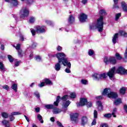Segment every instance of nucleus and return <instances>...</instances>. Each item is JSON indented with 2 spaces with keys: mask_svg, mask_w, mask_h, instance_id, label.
Returning <instances> with one entry per match:
<instances>
[{
  "mask_svg": "<svg viewBox=\"0 0 127 127\" xmlns=\"http://www.w3.org/2000/svg\"><path fill=\"white\" fill-rule=\"evenodd\" d=\"M93 116L94 119H98V111L97 110L94 111Z\"/></svg>",
  "mask_w": 127,
  "mask_h": 127,
  "instance_id": "37998d69",
  "label": "nucleus"
},
{
  "mask_svg": "<svg viewBox=\"0 0 127 127\" xmlns=\"http://www.w3.org/2000/svg\"><path fill=\"white\" fill-rule=\"evenodd\" d=\"M37 118L39 120V121H41V124H43L44 123V121L43 120H42V116H41V115L40 114H38L37 115Z\"/></svg>",
  "mask_w": 127,
  "mask_h": 127,
  "instance_id": "f704fd0d",
  "label": "nucleus"
},
{
  "mask_svg": "<svg viewBox=\"0 0 127 127\" xmlns=\"http://www.w3.org/2000/svg\"><path fill=\"white\" fill-rule=\"evenodd\" d=\"M18 3H19V2L17 0H11L10 4H12L13 6H17Z\"/></svg>",
  "mask_w": 127,
  "mask_h": 127,
  "instance_id": "4be33fe9",
  "label": "nucleus"
},
{
  "mask_svg": "<svg viewBox=\"0 0 127 127\" xmlns=\"http://www.w3.org/2000/svg\"><path fill=\"white\" fill-rule=\"evenodd\" d=\"M97 124V120H96V119L94 118V119H93V122H92V126H96V125Z\"/></svg>",
  "mask_w": 127,
  "mask_h": 127,
  "instance_id": "6e6d98bb",
  "label": "nucleus"
},
{
  "mask_svg": "<svg viewBox=\"0 0 127 127\" xmlns=\"http://www.w3.org/2000/svg\"><path fill=\"white\" fill-rule=\"evenodd\" d=\"M88 19V15L84 13L80 14L79 20L80 22H86V19Z\"/></svg>",
  "mask_w": 127,
  "mask_h": 127,
  "instance_id": "9d476101",
  "label": "nucleus"
},
{
  "mask_svg": "<svg viewBox=\"0 0 127 127\" xmlns=\"http://www.w3.org/2000/svg\"><path fill=\"white\" fill-rule=\"evenodd\" d=\"M127 91V88L126 87H122L119 90L121 95H126V92Z\"/></svg>",
  "mask_w": 127,
  "mask_h": 127,
  "instance_id": "aec40b11",
  "label": "nucleus"
},
{
  "mask_svg": "<svg viewBox=\"0 0 127 127\" xmlns=\"http://www.w3.org/2000/svg\"><path fill=\"white\" fill-rule=\"evenodd\" d=\"M21 63V61H20L16 62L15 63V67H17L18 66H19V63Z\"/></svg>",
  "mask_w": 127,
  "mask_h": 127,
  "instance_id": "052dcab7",
  "label": "nucleus"
},
{
  "mask_svg": "<svg viewBox=\"0 0 127 127\" xmlns=\"http://www.w3.org/2000/svg\"><path fill=\"white\" fill-rule=\"evenodd\" d=\"M35 29L38 34H42L46 32V27L44 25H37L35 27Z\"/></svg>",
  "mask_w": 127,
  "mask_h": 127,
  "instance_id": "423d86ee",
  "label": "nucleus"
},
{
  "mask_svg": "<svg viewBox=\"0 0 127 127\" xmlns=\"http://www.w3.org/2000/svg\"><path fill=\"white\" fill-rule=\"evenodd\" d=\"M34 96H35L36 98H37L38 99L40 98V94L38 93V91H35L33 93Z\"/></svg>",
  "mask_w": 127,
  "mask_h": 127,
  "instance_id": "72a5a7b5",
  "label": "nucleus"
},
{
  "mask_svg": "<svg viewBox=\"0 0 127 127\" xmlns=\"http://www.w3.org/2000/svg\"><path fill=\"white\" fill-rule=\"evenodd\" d=\"M74 21H75V17L73 16V15H69L68 17V22L70 24H72L73 23Z\"/></svg>",
  "mask_w": 127,
  "mask_h": 127,
  "instance_id": "dca6fc26",
  "label": "nucleus"
},
{
  "mask_svg": "<svg viewBox=\"0 0 127 127\" xmlns=\"http://www.w3.org/2000/svg\"><path fill=\"white\" fill-rule=\"evenodd\" d=\"M7 57L9 62H10V63H12V62H13V60H14L12 56H11L10 55H8Z\"/></svg>",
  "mask_w": 127,
  "mask_h": 127,
  "instance_id": "473e14b6",
  "label": "nucleus"
},
{
  "mask_svg": "<svg viewBox=\"0 0 127 127\" xmlns=\"http://www.w3.org/2000/svg\"><path fill=\"white\" fill-rule=\"evenodd\" d=\"M119 39V33H117L114 34L113 36V38L112 39V42L114 44H116L117 43V40Z\"/></svg>",
  "mask_w": 127,
  "mask_h": 127,
  "instance_id": "2eb2a0df",
  "label": "nucleus"
},
{
  "mask_svg": "<svg viewBox=\"0 0 127 127\" xmlns=\"http://www.w3.org/2000/svg\"><path fill=\"white\" fill-rule=\"evenodd\" d=\"M121 6L122 9L124 12H127V3L125 1H122L121 2Z\"/></svg>",
  "mask_w": 127,
  "mask_h": 127,
  "instance_id": "4468645a",
  "label": "nucleus"
},
{
  "mask_svg": "<svg viewBox=\"0 0 127 127\" xmlns=\"http://www.w3.org/2000/svg\"><path fill=\"white\" fill-rule=\"evenodd\" d=\"M122 103H123L122 102V99L118 98L114 101V104L115 105V106H119V105H121Z\"/></svg>",
  "mask_w": 127,
  "mask_h": 127,
  "instance_id": "5701e85b",
  "label": "nucleus"
},
{
  "mask_svg": "<svg viewBox=\"0 0 127 127\" xmlns=\"http://www.w3.org/2000/svg\"><path fill=\"white\" fill-rule=\"evenodd\" d=\"M65 72L66 73H70L71 72V70H70V68L69 67H68V68H66L65 69Z\"/></svg>",
  "mask_w": 127,
  "mask_h": 127,
  "instance_id": "0e129e2a",
  "label": "nucleus"
},
{
  "mask_svg": "<svg viewBox=\"0 0 127 127\" xmlns=\"http://www.w3.org/2000/svg\"><path fill=\"white\" fill-rule=\"evenodd\" d=\"M62 49H63V48H62V47H61L60 46H58L57 48V51H61V50H62Z\"/></svg>",
  "mask_w": 127,
  "mask_h": 127,
  "instance_id": "680f3d73",
  "label": "nucleus"
},
{
  "mask_svg": "<svg viewBox=\"0 0 127 127\" xmlns=\"http://www.w3.org/2000/svg\"><path fill=\"white\" fill-rule=\"evenodd\" d=\"M1 116L4 119H7V118L9 117L8 114L5 112H2L1 113Z\"/></svg>",
  "mask_w": 127,
  "mask_h": 127,
  "instance_id": "7c9ffc66",
  "label": "nucleus"
},
{
  "mask_svg": "<svg viewBox=\"0 0 127 127\" xmlns=\"http://www.w3.org/2000/svg\"><path fill=\"white\" fill-rule=\"evenodd\" d=\"M44 81L47 85H53V83H52V81L48 78H45Z\"/></svg>",
  "mask_w": 127,
  "mask_h": 127,
  "instance_id": "393cba45",
  "label": "nucleus"
},
{
  "mask_svg": "<svg viewBox=\"0 0 127 127\" xmlns=\"http://www.w3.org/2000/svg\"><path fill=\"white\" fill-rule=\"evenodd\" d=\"M126 69L124 67L120 66L116 70V74H120V75H126L127 74Z\"/></svg>",
  "mask_w": 127,
  "mask_h": 127,
  "instance_id": "6e6552de",
  "label": "nucleus"
},
{
  "mask_svg": "<svg viewBox=\"0 0 127 127\" xmlns=\"http://www.w3.org/2000/svg\"><path fill=\"white\" fill-rule=\"evenodd\" d=\"M21 14L20 17L21 18H24L29 15V11L26 8H24L20 11Z\"/></svg>",
  "mask_w": 127,
  "mask_h": 127,
  "instance_id": "0eeeda50",
  "label": "nucleus"
},
{
  "mask_svg": "<svg viewBox=\"0 0 127 127\" xmlns=\"http://www.w3.org/2000/svg\"><path fill=\"white\" fill-rule=\"evenodd\" d=\"M112 8H113V9H120V6H119L118 4H114L112 6Z\"/></svg>",
  "mask_w": 127,
  "mask_h": 127,
  "instance_id": "ea45409f",
  "label": "nucleus"
},
{
  "mask_svg": "<svg viewBox=\"0 0 127 127\" xmlns=\"http://www.w3.org/2000/svg\"><path fill=\"white\" fill-rule=\"evenodd\" d=\"M70 119L72 124L79 123V114L75 113L70 115Z\"/></svg>",
  "mask_w": 127,
  "mask_h": 127,
  "instance_id": "39448f33",
  "label": "nucleus"
},
{
  "mask_svg": "<svg viewBox=\"0 0 127 127\" xmlns=\"http://www.w3.org/2000/svg\"><path fill=\"white\" fill-rule=\"evenodd\" d=\"M87 124H88V117L83 116L81 120V125L82 126V127H85Z\"/></svg>",
  "mask_w": 127,
  "mask_h": 127,
  "instance_id": "f8f14e48",
  "label": "nucleus"
},
{
  "mask_svg": "<svg viewBox=\"0 0 127 127\" xmlns=\"http://www.w3.org/2000/svg\"><path fill=\"white\" fill-rule=\"evenodd\" d=\"M85 106H86L87 108H92L93 107V102L91 101H87Z\"/></svg>",
  "mask_w": 127,
  "mask_h": 127,
  "instance_id": "a878e982",
  "label": "nucleus"
},
{
  "mask_svg": "<svg viewBox=\"0 0 127 127\" xmlns=\"http://www.w3.org/2000/svg\"><path fill=\"white\" fill-rule=\"evenodd\" d=\"M101 127H109V125L107 123L102 124L101 126Z\"/></svg>",
  "mask_w": 127,
  "mask_h": 127,
  "instance_id": "e2e57ef3",
  "label": "nucleus"
},
{
  "mask_svg": "<svg viewBox=\"0 0 127 127\" xmlns=\"http://www.w3.org/2000/svg\"><path fill=\"white\" fill-rule=\"evenodd\" d=\"M119 33L121 36H123V37H127V33L125 32V31H119Z\"/></svg>",
  "mask_w": 127,
  "mask_h": 127,
  "instance_id": "cd10ccee",
  "label": "nucleus"
},
{
  "mask_svg": "<svg viewBox=\"0 0 127 127\" xmlns=\"http://www.w3.org/2000/svg\"><path fill=\"white\" fill-rule=\"evenodd\" d=\"M68 98L69 96L68 95H65L62 97H61L60 99L62 100V101H63L64 102H65L67 101V100H68Z\"/></svg>",
  "mask_w": 127,
  "mask_h": 127,
  "instance_id": "bb28decb",
  "label": "nucleus"
},
{
  "mask_svg": "<svg viewBox=\"0 0 127 127\" xmlns=\"http://www.w3.org/2000/svg\"><path fill=\"white\" fill-rule=\"evenodd\" d=\"M18 52V55L20 57H22L23 55H22V50H19L17 51Z\"/></svg>",
  "mask_w": 127,
  "mask_h": 127,
  "instance_id": "09e8293b",
  "label": "nucleus"
},
{
  "mask_svg": "<svg viewBox=\"0 0 127 127\" xmlns=\"http://www.w3.org/2000/svg\"><path fill=\"white\" fill-rule=\"evenodd\" d=\"M104 17L103 16H100L97 20L96 24H92L90 25L89 27L90 29L93 30L96 29L99 32H102L104 29Z\"/></svg>",
  "mask_w": 127,
  "mask_h": 127,
  "instance_id": "7ed1b4c3",
  "label": "nucleus"
},
{
  "mask_svg": "<svg viewBox=\"0 0 127 127\" xmlns=\"http://www.w3.org/2000/svg\"><path fill=\"white\" fill-rule=\"evenodd\" d=\"M2 88L4 89V90H9V87L7 85H5L2 86Z\"/></svg>",
  "mask_w": 127,
  "mask_h": 127,
  "instance_id": "bf43d9fd",
  "label": "nucleus"
},
{
  "mask_svg": "<svg viewBox=\"0 0 127 127\" xmlns=\"http://www.w3.org/2000/svg\"><path fill=\"white\" fill-rule=\"evenodd\" d=\"M58 63L55 64V68L56 71H60L61 69V64L67 66L71 69V63L68 62V58H66V55L64 53H59L56 55Z\"/></svg>",
  "mask_w": 127,
  "mask_h": 127,
  "instance_id": "f257e3e1",
  "label": "nucleus"
},
{
  "mask_svg": "<svg viewBox=\"0 0 127 127\" xmlns=\"http://www.w3.org/2000/svg\"><path fill=\"white\" fill-rule=\"evenodd\" d=\"M34 21H35V18L34 17H31L29 20V23H34Z\"/></svg>",
  "mask_w": 127,
  "mask_h": 127,
  "instance_id": "4c0bfd02",
  "label": "nucleus"
},
{
  "mask_svg": "<svg viewBox=\"0 0 127 127\" xmlns=\"http://www.w3.org/2000/svg\"><path fill=\"white\" fill-rule=\"evenodd\" d=\"M88 55L89 56H92V55H94V50L89 49L88 51Z\"/></svg>",
  "mask_w": 127,
  "mask_h": 127,
  "instance_id": "c03bdc74",
  "label": "nucleus"
},
{
  "mask_svg": "<svg viewBox=\"0 0 127 127\" xmlns=\"http://www.w3.org/2000/svg\"><path fill=\"white\" fill-rule=\"evenodd\" d=\"M116 72V66H113L111 68L107 73H103L101 74L94 73L92 74V77L95 78L97 81H101L102 80H105L109 76L110 79H112L115 77V72Z\"/></svg>",
  "mask_w": 127,
  "mask_h": 127,
  "instance_id": "f03ea898",
  "label": "nucleus"
},
{
  "mask_svg": "<svg viewBox=\"0 0 127 127\" xmlns=\"http://www.w3.org/2000/svg\"><path fill=\"white\" fill-rule=\"evenodd\" d=\"M124 109L125 112H126V113L127 114V105H126V104L124 105Z\"/></svg>",
  "mask_w": 127,
  "mask_h": 127,
  "instance_id": "774afa93",
  "label": "nucleus"
},
{
  "mask_svg": "<svg viewBox=\"0 0 127 127\" xmlns=\"http://www.w3.org/2000/svg\"><path fill=\"white\" fill-rule=\"evenodd\" d=\"M54 113L55 114H59V113H61V110L56 108H55Z\"/></svg>",
  "mask_w": 127,
  "mask_h": 127,
  "instance_id": "8fccbe9b",
  "label": "nucleus"
},
{
  "mask_svg": "<svg viewBox=\"0 0 127 127\" xmlns=\"http://www.w3.org/2000/svg\"><path fill=\"white\" fill-rule=\"evenodd\" d=\"M37 46V43L36 42H33L32 44L31 48H32V49H34V48H36V47Z\"/></svg>",
  "mask_w": 127,
  "mask_h": 127,
  "instance_id": "a18cd8bd",
  "label": "nucleus"
},
{
  "mask_svg": "<svg viewBox=\"0 0 127 127\" xmlns=\"http://www.w3.org/2000/svg\"><path fill=\"white\" fill-rule=\"evenodd\" d=\"M2 124L5 127H10V124H9V120L6 121L5 120H4L2 121Z\"/></svg>",
  "mask_w": 127,
  "mask_h": 127,
  "instance_id": "6ab92c4d",
  "label": "nucleus"
},
{
  "mask_svg": "<svg viewBox=\"0 0 127 127\" xmlns=\"http://www.w3.org/2000/svg\"><path fill=\"white\" fill-rule=\"evenodd\" d=\"M119 97V95L118 93L115 92L110 91V93L108 94V98L109 99H118Z\"/></svg>",
  "mask_w": 127,
  "mask_h": 127,
  "instance_id": "9b49d317",
  "label": "nucleus"
},
{
  "mask_svg": "<svg viewBox=\"0 0 127 127\" xmlns=\"http://www.w3.org/2000/svg\"><path fill=\"white\" fill-rule=\"evenodd\" d=\"M88 100L85 98H81L80 99V101L78 103H77V107H84L86 106V104Z\"/></svg>",
  "mask_w": 127,
  "mask_h": 127,
  "instance_id": "1a4fd4ad",
  "label": "nucleus"
},
{
  "mask_svg": "<svg viewBox=\"0 0 127 127\" xmlns=\"http://www.w3.org/2000/svg\"><path fill=\"white\" fill-rule=\"evenodd\" d=\"M109 91H111V88H105L103 90V91L102 92L103 96H107V97H108V94H109V92H108Z\"/></svg>",
  "mask_w": 127,
  "mask_h": 127,
  "instance_id": "f3484780",
  "label": "nucleus"
},
{
  "mask_svg": "<svg viewBox=\"0 0 127 127\" xmlns=\"http://www.w3.org/2000/svg\"><path fill=\"white\" fill-rule=\"evenodd\" d=\"M60 99H61V97L60 96H58L57 97V99L55 102L54 103V106L56 107H58V105H59V103H60Z\"/></svg>",
  "mask_w": 127,
  "mask_h": 127,
  "instance_id": "a211bd4d",
  "label": "nucleus"
},
{
  "mask_svg": "<svg viewBox=\"0 0 127 127\" xmlns=\"http://www.w3.org/2000/svg\"><path fill=\"white\" fill-rule=\"evenodd\" d=\"M103 61L106 65H108L109 63H110L112 65H116L117 64V60L115 57L110 56L109 58L108 57H105Z\"/></svg>",
  "mask_w": 127,
  "mask_h": 127,
  "instance_id": "20e7f679",
  "label": "nucleus"
},
{
  "mask_svg": "<svg viewBox=\"0 0 127 127\" xmlns=\"http://www.w3.org/2000/svg\"><path fill=\"white\" fill-rule=\"evenodd\" d=\"M96 105L97 106V110L98 111H103L104 109V106H103V104L101 101H98L96 102Z\"/></svg>",
  "mask_w": 127,
  "mask_h": 127,
  "instance_id": "ddd939ff",
  "label": "nucleus"
},
{
  "mask_svg": "<svg viewBox=\"0 0 127 127\" xmlns=\"http://www.w3.org/2000/svg\"><path fill=\"white\" fill-rule=\"evenodd\" d=\"M45 108H46V109H47L48 110H51V109H53V105H51V104L46 105L45 106Z\"/></svg>",
  "mask_w": 127,
  "mask_h": 127,
  "instance_id": "2f4dec72",
  "label": "nucleus"
},
{
  "mask_svg": "<svg viewBox=\"0 0 127 127\" xmlns=\"http://www.w3.org/2000/svg\"><path fill=\"white\" fill-rule=\"evenodd\" d=\"M39 87L40 88H42V87H44L45 86V82H42L40 84H38Z\"/></svg>",
  "mask_w": 127,
  "mask_h": 127,
  "instance_id": "864d4df0",
  "label": "nucleus"
},
{
  "mask_svg": "<svg viewBox=\"0 0 127 127\" xmlns=\"http://www.w3.org/2000/svg\"><path fill=\"white\" fill-rule=\"evenodd\" d=\"M45 22H46V23H47V24H48L49 25H52V22L51 21L46 20L45 21Z\"/></svg>",
  "mask_w": 127,
  "mask_h": 127,
  "instance_id": "5fc2aeb1",
  "label": "nucleus"
},
{
  "mask_svg": "<svg viewBox=\"0 0 127 127\" xmlns=\"http://www.w3.org/2000/svg\"><path fill=\"white\" fill-rule=\"evenodd\" d=\"M81 83L82 85H87L88 84V81L86 79H81Z\"/></svg>",
  "mask_w": 127,
  "mask_h": 127,
  "instance_id": "a19ab883",
  "label": "nucleus"
},
{
  "mask_svg": "<svg viewBox=\"0 0 127 127\" xmlns=\"http://www.w3.org/2000/svg\"><path fill=\"white\" fill-rule=\"evenodd\" d=\"M15 49L17 51L20 50V45L19 44H18L16 45V46L15 47Z\"/></svg>",
  "mask_w": 127,
  "mask_h": 127,
  "instance_id": "4d7b16f0",
  "label": "nucleus"
},
{
  "mask_svg": "<svg viewBox=\"0 0 127 127\" xmlns=\"http://www.w3.org/2000/svg\"><path fill=\"white\" fill-rule=\"evenodd\" d=\"M69 97L71 99H75V98H76V93H70Z\"/></svg>",
  "mask_w": 127,
  "mask_h": 127,
  "instance_id": "79ce46f5",
  "label": "nucleus"
},
{
  "mask_svg": "<svg viewBox=\"0 0 127 127\" xmlns=\"http://www.w3.org/2000/svg\"><path fill=\"white\" fill-rule=\"evenodd\" d=\"M122 16V13H118L116 14L115 20H118Z\"/></svg>",
  "mask_w": 127,
  "mask_h": 127,
  "instance_id": "c9c22d12",
  "label": "nucleus"
},
{
  "mask_svg": "<svg viewBox=\"0 0 127 127\" xmlns=\"http://www.w3.org/2000/svg\"><path fill=\"white\" fill-rule=\"evenodd\" d=\"M11 88L12 89V90H13L14 92H15V93L17 92V84L14 83L12 84Z\"/></svg>",
  "mask_w": 127,
  "mask_h": 127,
  "instance_id": "b1692460",
  "label": "nucleus"
},
{
  "mask_svg": "<svg viewBox=\"0 0 127 127\" xmlns=\"http://www.w3.org/2000/svg\"><path fill=\"white\" fill-rule=\"evenodd\" d=\"M116 113H117V108H115L114 109H113L112 115L116 114Z\"/></svg>",
  "mask_w": 127,
  "mask_h": 127,
  "instance_id": "338daca9",
  "label": "nucleus"
},
{
  "mask_svg": "<svg viewBox=\"0 0 127 127\" xmlns=\"http://www.w3.org/2000/svg\"><path fill=\"white\" fill-rule=\"evenodd\" d=\"M28 5L32 4L33 3L34 0H27Z\"/></svg>",
  "mask_w": 127,
  "mask_h": 127,
  "instance_id": "13d9d810",
  "label": "nucleus"
},
{
  "mask_svg": "<svg viewBox=\"0 0 127 127\" xmlns=\"http://www.w3.org/2000/svg\"><path fill=\"white\" fill-rule=\"evenodd\" d=\"M70 104H71V102H70V101L68 100L66 101L64 104V108H65V109H67V108L69 107V105H70Z\"/></svg>",
  "mask_w": 127,
  "mask_h": 127,
  "instance_id": "c756f323",
  "label": "nucleus"
},
{
  "mask_svg": "<svg viewBox=\"0 0 127 127\" xmlns=\"http://www.w3.org/2000/svg\"><path fill=\"white\" fill-rule=\"evenodd\" d=\"M9 120L10 122H13V121H14V116H13L12 114H11L10 115H9Z\"/></svg>",
  "mask_w": 127,
  "mask_h": 127,
  "instance_id": "49530a36",
  "label": "nucleus"
},
{
  "mask_svg": "<svg viewBox=\"0 0 127 127\" xmlns=\"http://www.w3.org/2000/svg\"><path fill=\"white\" fill-rule=\"evenodd\" d=\"M35 58L37 61H39V62L41 61V57L40 56H36Z\"/></svg>",
  "mask_w": 127,
  "mask_h": 127,
  "instance_id": "603ef678",
  "label": "nucleus"
},
{
  "mask_svg": "<svg viewBox=\"0 0 127 127\" xmlns=\"http://www.w3.org/2000/svg\"><path fill=\"white\" fill-rule=\"evenodd\" d=\"M0 70H1L2 71L4 70V65L3 64V63L2 62H0Z\"/></svg>",
  "mask_w": 127,
  "mask_h": 127,
  "instance_id": "58836bf2",
  "label": "nucleus"
},
{
  "mask_svg": "<svg viewBox=\"0 0 127 127\" xmlns=\"http://www.w3.org/2000/svg\"><path fill=\"white\" fill-rule=\"evenodd\" d=\"M104 118H106V119H110L112 118V114L110 113L105 114L104 115Z\"/></svg>",
  "mask_w": 127,
  "mask_h": 127,
  "instance_id": "e433bc0d",
  "label": "nucleus"
},
{
  "mask_svg": "<svg viewBox=\"0 0 127 127\" xmlns=\"http://www.w3.org/2000/svg\"><path fill=\"white\" fill-rule=\"evenodd\" d=\"M99 14L100 16H103V17H104L103 15H107V11L104 9H100Z\"/></svg>",
  "mask_w": 127,
  "mask_h": 127,
  "instance_id": "412c9836",
  "label": "nucleus"
},
{
  "mask_svg": "<svg viewBox=\"0 0 127 127\" xmlns=\"http://www.w3.org/2000/svg\"><path fill=\"white\" fill-rule=\"evenodd\" d=\"M115 56H116L117 60H122V59H123V57L122 56H121V55H120V54H119V53H116Z\"/></svg>",
  "mask_w": 127,
  "mask_h": 127,
  "instance_id": "c85d7f7f",
  "label": "nucleus"
},
{
  "mask_svg": "<svg viewBox=\"0 0 127 127\" xmlns=\"http://www.w3.org/2000/svg\"><path fill=\"white\" fill-rule=\"evenodd\" d=\"M20 39L21 40V41H24V36L22 35H21L20 36Z\"/></svg>",
  "mask_w": 127,
  "mask_h": 127,
  "instance_id": "69168bd1",
  "label": "nucleus"
},
{
  "mask_svg": "<svg viewBox=\"0 0 127 127\" xmlns=\"http://www.w3.org/2000/svg\"><path fill=\"white\" fill-rule=\"evenodd\" d=\"M11 115H12L13 116H17V115H21V113L19 112H13L11 113Z\"/></svg>",
  "mask_w": 127,
  "mask_h": 127,
  "instance_id": "3c124183",
  "label": "nucleus"
},
{
  "mask_svg": "<svg viewBox=\"0 0 127 127\" xmlns=\"http://www.w3.org/2000/svg\"><path fill=\"white\" fill-rule=\"evenodd\" d=\"M31 32L32 33V35L33 36H35V35L36 34L37 32H36V30L35 29V30H34V29H32L31 30Z\"/></svg>",
  "mask_w": 127,
  "mask_h": 127,
  "instance_id": "de8ad7c7",
  "label": "nucleus"
}]
</instances>
